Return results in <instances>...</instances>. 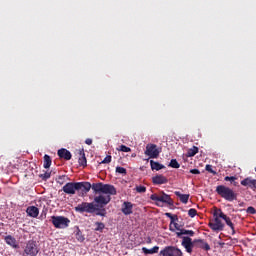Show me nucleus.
Returning a JSON list of instances; mask_svg holds the SVG:
<instances>
[{"instance_id": "f257e3e1", "label": "nucleus", "mask_w": 256, "mask_h": 256, "mask_svg": "<svg viewBox=\"0 0 256 256\" xmlns=\"http://www.w3.org/2000/svg\"><path fill=\"white\" fill-rule=\"evenodd\" d=\"M83 191L85 193H89L91 191V184L89 182H68L66 183L62 191L66 193V195H75L77 191Z\"/></svg>"}, {"instance_id": "f03ea898", "label": "nucleus", "mask_w": 256, "mask_h": 256, "mask_svg": "<svg viewBox=\"0 0 256 256\" xmlns=\"http://www.w3.org/2000/svg\"><path fill=\"white\" fill-rule=\"evenodd\" d=\"M95 207H97L96 215L98 217H106L107 216V209H105V205H109L111 203V196L110 195H99L94 198Z\"/></svg>"}, {"instance_id": "7ed1b4c3", "label": "nucleus", "mask_w": 256, "mask_h": 256, "mask_svg": "<svg viewBox=\"0 0 256 256\" xmlns=\"http://www.w3.org/2000/svg\"><path fill=\"white\" fill-rule=\"evenodd\" d=\"M216 193L225 201L233 202L237 201V193L233 189L225 185H218L216 187Z\"/></svg>"}, {"instance_id": "20e7f679", "label": "nucleus", "mask_w": 256, "mask_h": 256, "mask_svg": "<svg viewBox=\"0 0 256 256\" xmlns=\"http://www.w3.org/2000/svg\"><path fill=\"white\" fill-rule=\"evenodd\" d=\"M75 211L77 213H95V215H97L99 208H97L93 202H82L75 207Z\"/></svg>"}, {"instance_id": "39448f33", "label": "nucleus", "mask_w": 256, "mask_h": 256, "mask_svg": "<svg viewBox=\"0 0 256 256\" xmlns=\"http://www.w3.org/2000/svg\"><path fill=\"white\" fill-rule=\"evenodd\" d=\"M151 201H155V203L157 205H159V203H166V205H173V199H171V196H169L168 194H165V192H160V193H154L150 196Z\"/></svg>"}, {"instance_id": "423d86ee", "label": "nucleus", "mask_w": 256, "mask_h": 256, "mask_svg": "<svg viewBox=\"0 0 256 256\" xmlns=\"http://www.w3.org/2000/svg\"><path fill=\"white\" fill-rule=\"evenodd\" d=\"M39 254V246L34 240H29L25 247L23 256H37Z\"/></svg>"}, {"instance_id": "0eeeda50", "label": "nucleus", "mask_w": 256, "mask_h": 256, "mask_svg": "<svg viewBox=\"0 0 256 256\" xmlns=\"http://www.w3.org/2000/svg\"><path fill=\"white\" fill-rule=\"evenodd\" d=\"M52 224L56 229H65L69 227V223L71 220L69 218H65L64 216H52Z\"/></svg>"}, {"instance_id": "6e6552de", "label": "nucleus", "mask_w": 256, "mask_h": 256, "mask_svg": "<svg viewBox=\"0 0 256 256\" xmlns=\"http://www.w3.org/2000/svg\"><path fill=\"white\" fill-rule=\"evenodd\" d=\"M219 214L217 212H214V220L210 221L208 226L212 231H223L225 229V224L219 219Z\"/></svg>"}, {"instance_id": "1a4fd4ad", "label": "nucleus", "mask_w": 256, "mask_h": 256, "mask_svg": "<svg viewBox=\"0 0 256 256\" xmlns=\"http://www.w3.org/2000/svg\"><path fill=\"white\" fill-rule=\"evenodd\" d=\"M145 155L150 157V159H157V157H159V150L157 149V145L148 144L146 146Z\"/></svg>"}, {"instance_id": "9d476101", "label": "nucleus", "mask_w": 256, "mask_h": 256, "mask_svg": "<svg viewBox=\"0 0 256 256\" xmlns=\"http://www.w3.org/2000/svg\"><path fill=\"white\" fill-rule=\"evenodd\" d=\"M182 247L186 249L187 253H193V240L190 237H182Z\"/></svg>"}, {"instance_id": "9b49d317", "label": "nucleus", "mask_w": 256, "mask_h": 256, "mask_svg": "<svg viewBox=\"0 0 256 256\" xmlns=\"http://www.w3.org/2000/svg\"><path fill=\"white\" fill-rule=\"evenodd\" d=\"M218 211H219L220 219H223L225 221L226 225H228V227H230V229H232V235H235V226L233 225L231 218H229V216L225 215V213H223V211H221V209H219Z\"/></svg>"}, {"instance_id": "f8f14e48", "label": "nucleus", "mask_w": 256, "mask_h": 256, "mask_svg": "<svg viewBox=\"0 0 256 256\" xmlns=\"http://www.w3.org/2000/svg\"><path fill=\"white\" fill-rule=\"evenodd\" d=\"M102 193L111 197V195H117V189L111 184H103Z\"/></svg>"}, {"instance_id": "ddd939ff", "label": "nucleus", "mask_w": 256, "mask_h": 256, "mask_svg": "<svg viewBox=\"0 0 256 256\" xmlns=\"http://www.w3.org/2000/svg\"><path fill=\"white\" fill-rule=\"evenodd\" d=\"M121 211L123 215H132L133 214V203L125 201L122 204Z\"/></svg>"}, {"instance_id": "4468645a", "label": "nucleus", "mask_w": 256, "mask_h": 256, "mask_svg": "<svg viewBox=\"0 0 256 256\" xmlns=\"http://www.w3.org/2000/svg\"><path fill=\"white\" fill-rule=\"evenodd\" d=\"M168 182H169V180L167 179V177H165L161 174L152 177L153 185H165Z\"/></svg>"}, {"instance_id": "2eb2a0df", "label": "nucleus", "mask_w": 256, "mask_h": 256, "mask_svg": "<svg viewBox=\"0 0 256 256\" xmlns=\"http://www.w3.org/2000/svg\"><path fill=\"white\" fill-rule=\"evenodd\" d=\"M4 241L13 249H19V244L17 243V239H15V237L7 235L4 237Z\"/></svg>"}, {"instance_id": "dca6fc26", "label": "nucleus", "mask_w": 256, "mask_h": 256, "mask_svg": "<svg viewBox=\"0 0 256 256\" xmlns=\"http://www.w3.org/2000/svg\"><path fill=\"white\" fill-rule=\"evenodd\" d=\"M58 157H60V159H65V161H71V152L65 148H61L60 150H58Z\"/></svg>"}, {"instance_id": "f3484780", "label": "nucleus", "mask_w": 256, "mask_h": 256, "mask_svg": "<svg viewBox=\"0 0 256 256\" xmlns=\"http://www.w3.org/2000/svg\"><path fill=\"white\" fill-rule=\"evenodd\" d=\"M78 163L81 167H87V157H85V150L84 149H80L78 150Z\"/></svg>"}, {"instance_id": "a211bd4d", "label": "nucleus", "mask_w": 256, "mask_h": 256, "mask_svg": "<svg viewBox=\"0 0 256 256\" xmlns=\"http://www.w3.org/2000/svg\"><path fill=\"white\" fill-rule=\"evenodd\" d=\"M165 216L168 217V219H170V225H169V230L172 231V233H175V229L173 228V223L179 221V217L177 215H173L169 212L165 213Z\"/></svg>"}, {"instance_id": "6ab92c4d", "label": "nucleus", "mask_w": 256, "mask_h": 256, "mask_svg": "<svg viewBox=\"0 0 256 256\" xmlns=\"http://www.w3.org/2000/svg\"><path fill=\"white\" fill-rule=\"evenodd\" d=\"M240 183H241V185H243V187H250V189H256V180L255 179L245 178Z\"/></svg>"}, {"instance_id": "aec40b11", "label": "nucleus", "mask_w": 256, "mask_h": 256, "mask_svg": "<svg viewBox=\"0 0 256 256\" xmlns=\"http://www.w3.org/2000/svg\"><path fill=\"white\" fill-rule=\"evenodd\" d=\"M26 213L29 217L37 218V217H39V208H37L35 206H29L26 209Z\"/></svg>"}, {"instance_id": "412c9836", "label": "nucleus", "mask_w": 256, "mask_h": 256, "mask_svg": "<svg viewBox=\"0 0 256 256\" xmlns=\"http://www.w3.org/2000/svg\"><path fill=\"white\" fill-rule=\"evenodd\" d=\"M175 195L176 197H179L181 203H184V205H187V203H189V194H181V192L176 191Z\"/></svg>"}, {"instance_id": "4be33fe9", "label": "nucleus", "mask_w": 256, "mask_h": 256, "mask_svg": "<svg viewBox=\"0 0 256 256\" xmlns=\"http://www.w3.org/2000/svg\"><path fill=\"white\" fill-rule=\"evenodd\" d=\"M150 167L152 171H161V169H165V166L154 160H150Z\"/></svg>"}, {"instance_id": "5701e85b", "label": "nucleus", "mask_w": 256, "mask_h": 256, "mask_svg": "<svg viewBox=\"0 0 256 256\" xmlns=\"http://www.w3.org/2000/svg\"><path fill=\"white\" fill-rule=\"evenodd\" d=\"M142 251L145 255H153L154 253H159V246H154L152 249L143 247Z\"/></svg>"}, {"instance_id": "b1692460", "label": "nucleus", "mask_w": 256, "mask_h": 256, "mask_svg": "<svg viewBox=\"0 0 256 256\" xmlns=\"http://www.w3.org/2000/svg\"><path fill=\"white\" fill-rule=\"evenodd\" d=\"M194 243H201L200 249H204V251H211V246H209V243L202 239L194 240Z\"/></svg>"}, {"instance_id": "393cba45", "label": "nucleus", "mask_w": 256, "mask_h": 256, "mask_svg": "<svg viewBox=\"0 0 256 256\" xmlns=\"http://www.w3.org/2000/svg\"><path fill=\"white\" fill-rule=\"evenodd\" d=\"M177 237H183V235H189V237H193L195 232L193 230H185L182 229L179 232H176Z\"/></svg>"}, {"instance_id": "a878e982", "label": "nucleus", "mask_w": 256, "mask_h": 256, "mask_svg": "<svg viewBox=\"0 0 256 256\" xmlns=\"http://www.w3.org/2000/svg\"><path fill=\"white\" fill-rule=\"evenodd\" d=\"M91 189L94 191V193H102L103 191V183H93L91 185Z\"/></svg>"}, {"instance_id": "bb28decb", "label": "nucleus", "mask_w": 256, "mask_h": 256, "mask_svg": "<svg viewBox=\"0 0 256 256\" xmlns=\"http://www.w3.org/2000/svg\"><path fill=\"white\" fill-rule=\"evenodd\" d=\"M196 153H199V148L197 146H193L188 149L186 157H195Z\"/></svg>"}, {"instance_id": "cd10ccee", "label": "nucleus", "mask_w": 256, "mask_h": 256, "mask_svg": "<svg viewBox=\"0 0 256 256\" xmlns=\"http://www.w3.org/2000/svg\"><path fill=\"white\" fill-rule=\"evenodd\" d=\"M51 163H52L51 156L45 154L44 164H43L44 169H49V167H51Z\"/></svg>"}, {"instance_id": "c85d7f7f", "label": "nucleus", "mask_w": 256, "mask_h": 256, "mask_svg": "<svg viewBox=\"0 0 256 256\" xmlns=\"http://www.w3.org/2000/svg\"><path fill=\"white\" fill-rule=\"evenodd\" d=\"M75 237L77 241H79V243H83V241H85V236L83 235V232H81V230H78L76 232Z\"/></svg>"}, {"instance_id": "c756f323", "label": "nucleus", "mask_w": 256, "mask_h": 256, "mask_svg": "<svg viewBox=\"0 0 256 256\" xmlns=\"http://www.w3.org/2000/svg\"><path fill=\"white\" fill-rule=\"evenodd\" d=\"M69 177H67V175H62V176H58V178L56 179L57 183H59V185H63L66 181H68Z\"/></svg>"}, {"instance_id": "7c9ffc66", "label": "nucleus", "mask_w": 256, "mask_h": 256, "mask_svg": "<svg viewBox=\"0 0 256 256\" xmlns=\"http://www.w3.org/2000/svg\"><path fill=\"white\" fill-rule=\"evenodd\" d=\"M169 167H172V169H179L181 165L179 164V162H177V159H172L170 161Z\"/></svg>"}, {"instance_id": "2f4dec72", "label": "nucleus", "mask_w": 256, "mask_h": 256, "mask_svg": "<svg viewBox=\"0 0 256 256\" xmlns=\"http://www.w3.org/2000/svg\"><path fill=\"white\" fill-rule=\"evenodd\" d=\"M95 225L97 226L95 231L103 232V229H105V224L103 222H96Z\"/></svg>"}, {"instance_id": "473e14b6", "label": "nucleus", "mask_w": 256, "mask_h": 256, "mask_svg": "<svg viewBox=\"0 0 256 256\" xmlns=\"http://www.w3.org/2000/svg\"><path fill=\"white\" fill-rule=\"evenodd\" d=\"M116 173H119L120 175H127V169H125L121 166H117Z\"/></svg>"}, {"instance_id": "72a5a7b5", "label": "nucleus", "mask_w": 256, "mask_h": 256, "mask_svg": "<svg viewBox=\"0 0 256 256\" xmlns=\"http://www.w3.org/2000/svg\"><path fill=\"white\" fill-rule=\"evenodd\" d=\"M118 151H122V153H130L131 149L125 145H120L117 149Z\"/></svg>"}, {"instance_id": "f704fd0d", "label": "nucleus", "mask_w": 256, "mask_h": 256, "mask_svg": "<svg viewBox=\"0 0 256 256\" xmlns=\"http://www.w3.org/2000/svg\"><path fill=\"white\" fill-rule=\"evenodd\" d=\"M206 171H208V173H212L213 175H217V172L215 170H213V166L210 164H207L205 167Z\"/></svg>"}, {"instance_id": "c9c22d12", "label": "nucleus", "mask_w": 256, "mask_h": 256, "mask_svg": "<svg viewBox=\"0 0 256 256\" xmlns=\"http://www.w3.org/2000/svg\"><path fill=\"white\" fill-rule=\"evenodd\" d=\"M246 213H248V215H255V214H256L255 207L249 206V207L246 209Z\"/></svg>"}, {"instance_id": "e433bc0d", "label": "nucleus", "mask_w": 256, "mask_h": 256, "mask_svg": "<svg viewBox=\"0 0 256 256\" xmlns=\"http://www.w3.org/2000/svg\"><path fill=\"white\" fill-rule=\"evenodd\" d=\"M137 193H145L147 191V187L145 186H136Z\"/></svg>"}, {"instance_id": "4c0bfd02", "label": "nucleus", "mask_w": 256, "mask_h": 256, "mask_svg": "<svg viewBox=\"0 0 256 256\" xmlns=\"http://www.w3.org/2000/svg\"><path fill=\"white\" fill-rule=\"evenodd\" d=\"M188 215H189V217H192V218L195 217L197 215V209H195V208L189 209Z\"/></svg>"}, {"instance_id": "58836bf2", "label": "nucleus", "mask_w": 256, "mask_h": 256, "mask_svg": "<svg viewBox=\"0 0 256 256\" xmlns=\"http://www.w3.org/2000/svg\"><path fill=\"white\" fill-rule=\"evenodd\" d=\"M40 177L44 180L47 181V179L51 178V172H45L44 174L40 175Z\"/></svg>"}, {"instance_id": "ea45409f", "label": "nucleus", "mask_w": 256, "mask_h": 256, "mask_svg": "<svg viewBox=\"0 0 256 256\" xmlns=\"http://www.w3.org/2000/svg\"><path fill=\"white\" fill-rule=\"evenodd\" d=\"M111 159H112L111 155H107V156L103 159V161H102L101 163H102V164H109V163H111Z\"/></svg>"}, {"instance_id": "a19ab883", "label": "nucleus", "mask_w": 256, "mask_h": 256, "mask_svg": "<svg viewBox=\"0 0 256 256\" xmlns=\"http://www.w3.org/2000/svg\"><path fill=\"white\" fill-rule=\"evenodd\" d=\"M172 225H173V229H175V231H178V232H180L182 229H181V225L179 224V223H177V222H174V223H172Z\"/></svg>"}, {"instance_id": "79ce46f5", "label": "nucleus", "mask_w": 256, "mask_h": 256, "mask_svg": "<svg viewBox=\"0 0 256 256\" xmlns=\"http://www.w3.org/2000/svg\"><path fill=\"white\" fill-rule=\"evenodd\" d=\"M224 181H230L232 183L233 181H237V177H235V176H226L224 178Z\"/></svg>"}, {"instance_id": "37998d69", "label": "nucleus", "mask_w": 256, "mask_h": 256, "mask_svg": "<svg viewBox=\"0 0 256 256\" xmlns=\"http://www.w3.org/2000/svg\"><path fill=\"white\" fill-rule=\"evenodd\" d=\"M190 173L192 175H200L201 174V171H199V169H191L190 170Z\"/></svg>"}, {"instance_id": "c03bdc74", "label": "nucleus", "mask_w": 256, "mask_h": 256, "mask_svg": "<svg viewBox=\"0 0 256 256\" xmlns=\"http://www.w3.org/2000/svg\"><path fill=\"white\" fill-rule=\"evenodd\" d=\"M86 145H93V140L91 138H88L85 140Z\"/></svg>"}, {"instance_id": "a18cd8bd", "label": "nucleus", "mask_w": 256, "mask_h": 256, "mask_svg": "<svg viewBox=\"0 0 256 256\" xmlns=\"http://www.w3.org/2000/svg\"><path fill=\"white\" fill-rule=\"evenodd\" d=\"M233 184L234 187H239V182H236L235 180L233 182H231Z\"/></svg>"}, {"instance_id": "49530a36", "label": "nucleus", "mask_w": 256, "mask_h": 256, "mask_svg": "<svg viewBox=\"0 0 256 256\" xmlns=\"http://www.w3.org/2000/svg\"><path fill=\"white\" fill-rule=\"evenodd\" d=\"M219 245H221V247H223V245H225V243H219Z\"/></svg>"}, {"instance_id": "de8ad7c7", "label": "nucleus", "mask_w": 256, "mask_h": 256, "mask_svg": "<svg viewBox=\"0 0 256 256\" xmlns=\"http://www.w3.org/2000/svg\"><path fill=\"white\" fill-rule=\"evenodd\" d=\"M255 172H256V167L254 168Z\"/></svg>"}]
</instances>
